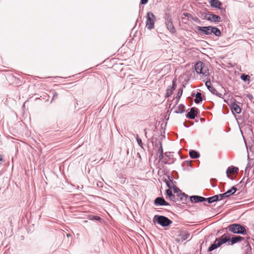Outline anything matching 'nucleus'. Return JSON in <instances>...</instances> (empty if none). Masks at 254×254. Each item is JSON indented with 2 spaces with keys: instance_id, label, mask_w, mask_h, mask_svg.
I'll return each mask as SVG.
<instances>
[{
  "instance_id": "1",
  "label": "nucleus",
  "mask_w": 254,
  "mask_h": 254,
  "mask_svg": "<svg viewBox=\"0 0 254 254\" xmlns=\"http://www.w3.org/2000/svg\"><path fill=\"white\" fill-rule=\"evenodd\" d=\"M230 241V239L227 238L225 235H222L219 238L216 239L214 243L212 244L208 248V251L211 252L217 248L220 247L222 244Z\"/></svg>"
},
{
  "instance_id": "2",
  "label": "nucleus",
  "mask_w": 254,
  "mask_h": 254,
  "mask_svg": "<svg viewBox=\"0 0 254 254\" xmlns=\"http://www.w3.org/2000/svg\"><path fill=\"white\" fill-rule=\"evenodd\" d=\"M194 68L197 73L201 74L205 76L209 75V70L207 66L201 62L199 61L197 62L194 65Z\"/></svg>"
},
{
  "instance_id": "3",
  "label": "nucleus",
  "mask_w": 254,
  "mask_h": 254,
  "mask_svg": "<svg viewBox=\"0 0 254 254\" xmlns=\"http://www.w3.org/2000/svg\"><path fill=\"white\" fill-rule=\"evenodd\" d=\"M230 231L235 234L245 235L247 233L246 229L243 226L238 224L230 225L228 227Z\"/></svg>"
},
{
  "instance_id": "4",
  "label": "nucleus",
  "mask_w": 254,
  "mask_h": 254,
  "mask_svg": "<svg viewBox=\"0 0 254 254\" xmlns=\"http://www.w3.org/2000/svg\"><path fill=\"white\" fill-rule=\"evenodd\" d=\"M153 221L156 222L162 227L168 226L172 223L171 220L162 215H155Z\"/></svg>"
},
{
  "instance_id": "5",
  "label": "nucleus",
  "mask_w": 254,
  "mask_h": 254,
  "mask_svg": "<svg viewBox=\"0 0 254 254\" xmlns=\"http://www.w3.org/2000/svg\"><path fill=\"white\" fill-rule=\"evenodd\" d=\"M146 26L149 29H152L154 27V22L155 20V16L151 12H148L146 14Z\"/></svg>"
},
{
  "instance_id": "6",
  "label": "nucleus",
  "mask_w": 254,
  "mask_h": 254,
  "mask_svg": "<svg viewBox=\"0 0 254 254\" xmlns=\"http://www.w3.org/2000/svg\"><path fill=\"white\" fill-rule=\"evenodd\" d=\"M196 29L201 34L203 35H209L212 34V26H197Z\"/></svg>"
},
{
  "instance_id": "7",
  "label": "nucleus",
  "mask_w": 254,
  "mask_h": 254,
  "mask_svg": "<svg viewBox=\"0 0 254 254\" xmlns=\"http://www.w3.org/2000/svg\"><path fill=\"white\" fill-rule=\"evenodd\" d=\"M204 18L207 20L213 22H219L221 20V17L219 16L211 13H205Z\"/></svg>"
},
{
  "instance_id": "8",
  "label": "nucleus",
  "mask_w": 254,
  "mask_h": 254,
  "mask_svg": "<svg viewBox=\"0 0 254 254\" xmlns=\"http://www.w3.org/2000/svg\"><path fill=\"white\" fill-rule=\"evenodd\" d=\"M205 85L207 86L208 89L214 95H215L219 97H222V94L218 92V91L212 86L210 80H207L205 82Z\"/></svg>"
},
{
  "instance_id": "9",
  "label": "nucleus",
  "mask_w": 254,
  "mask_h": 254,
  "mask_svg": "<svg viewBox=\"0 0 254 254\" xmlns=\"http://www.w3.org/2000/svg\"><path fill=\"white\" fill-rule=\"evenodd\" d=\"M154 203L156 206H167L169 205L163 198L161 197H157L155 199Z\"/></svg>"
},
{
  "instance_id": "10",
  "label": "nucleus",
  "mask_w": 254,
  "mask_h": 254,
  "mask_svg": "<svg viewBox=\"0 0 254 254\" xmlns=\"http://www.w3.org/2000/svg\"><path fill=\"white\" fill-rule=\"evenodd\" d=\"M190 200L191 202L197 203L199 202L206 201V199L202 196L198 195H192L190 197Z\"/></svg>"
},
{
  "instance_id": "11",
  "label": "nucleus",
  "mask_w": 254,
  "mask_h": 254,
  "mask_svg": "<svg viewBox=\"0 0 254 254\" xmlns=\"http://www.w3.org/2000/svg\"><path fill=\"white\" fill-rule=\"evenodd\" d=\"M166 25L168 28V29L171 32L174 33L175 31L174 27L173 26V23L171 21V18L169 17H168L166 19L165 21Z\"/></svg>"
},
{
  "instance_id": "12",
  "label": "nucleus",
  "mask_w": 254,
  "mask_h": 254,
  "mask_svg": "<svg viewBox=\"0 0 254 254\" xmlns=\"http://www.w3.org/2000/svg\"><path fill=\"white\" fill-rule=\"evenodd\" d=\"M197 113V109L195 108H191L190 109V111L186 115V117L190 119H194Z\"/></svg>"
},
{
  "instance_id": "13",
  "label": "nucleus",
  "mask_w": 254,
  "mask_h": 254,
  "mask_svg": "<svg viewBox=\"0 0 254 254\" xmlns=\"http://www.w3.org/2000/svg\"><path fill=\"white\" fill-rule=\"evenodd\" d=\"M232 112H235L237 114H240L241 112V108L235 103H232L230 106Z\"/></svg>"
},
{
  "instance_id": "14",
  "label": "nucleus",
  "mask_w": 254,
  "mask_h": 254,
  "mask_svg": "<svg viewBox=\"0 0 254 254\" xmlns=\"http://www.w3.org/2000/svg\"><path fill=\"white\" fill-rule=\"evenodd\" d=\"M238 171V168L236 167H229L227 171H226V174L227 176L229 178H230L231 179L233 180V178H231L229 176L230 174H233L237 173Z\"/></svg>"
},
{
  "instance_id": "15",
  "label": "nucleus",
  "mask_w": 254,
  "mask_h": 254,
  "mask_svg": "<svg viewBox=\"0 0 254 254\" xmlns=\"http://www.w3.org/2000/svg\"><path fill=\"white\" fill-rule=\"evenodd\" d=\"M167 178V179H165V182L169 188L173 189L175 186L174 183L169 176Z\"/></svg>"
},
{
  "instance_id": "16",
  "label": "nucleus",
  "mask_w": 254,
  "mask_h": 254,
  "mask_svg": "<svg viewBox=\"0 0 254 254\" xmlns=\"http://www.w3.org/2000/svg\"><path fill=\"white\" fill-rule=\"evenodd\" d=\"M209 3L212 7L218 8L219 9L221 8L222 3L218 0H210Z\"/></svg>"
},
{
  "instance_id": "17",
  "label": "nucleus",
  "mask_w": 254,
  "mask_h": 254,
  "mask_svg": "<svg viewBox=\"0 0 254 254\" xmlns=\"http://www.w3.org/2000/svg\"><path fill=\"white\" fill-rule=\"evenodd\" d=\"M175 86H176L175 81L174 80L173 81L172 86L171 87H170V88L168 87L167 89L166 95V97H169L172 95L173 91L175 89Z\"/></svg>"
},
{
  "instance_id": "18",
  "label": "nucleus",
  "mask_w": 254,
  "mask_h": 254,
  "mask_svg": "<svg viewBox=\"0 0 254 254\" xmlns=\"http://www.w3.org/2000/svg\"><path fill=\"white\" fill-rule=\"evenodd\" d=\"M244 240V238L241 236H235L232 237L230 241L231 242V244L233 245L234 244H236L239 242L243 241Z\"/></svg>"
},
{
  "instance_id": "19",
  "label": "nucleus",
  "mask_w": 254,
  "mask_h": 254,
  "mask_svg": "<svg viewBox=\"0 0 254 254\" xmlns=\"http://www.w3.org/2000/svg\"><path fill=\"white\" fill-rule=\"evenodd\" d=\"M237 190V188L234 186L232 187L231 190H229L225 192V196L229 197V196L233 194Z\"/></svg>"
},
{
  "instance_id": "20",
  "label": "nucleus",
  "mask_w": 254,
  "mask_h": 254,
  "mask_svg": "<svg viewBox=\"0 0 254 254\" xmlns=\"http://www.w3.org/2000/svg\"><path fill=\"white\" fill-rule=\"evenodd\" d=\"M205 199H206V201L209 203H211L212 202H216V201L219 200L218 196H217V195H214V196L209 197V198H205Z\"/></svg>"
},
{
  "instance_id": "21",
  "label": "nucleus",
  "mask_w": 254,
  "mask_h": 254,
  "mask_svg": "<svg viewBox=\"0 0 254 254\" xmlns=\"http://www.w3.org/2000/svg\"><path fill=\"white\" fill-rule=\"evenodd\" d=\"M189 154L190 157L192 159H196L199 157V154L195 150L190 151Z\"/></svg>"
},
{
  "instance_id": "22",
  "label": "nucleus",
  "mask_w": 254,
  "mask_h": 254,
  "mask_svg": "<svg viewBox=\"0 0 254 254\" xmlns=\"http://www.w3.org/2000/svg\"><path fill=\"white\" fill-rule=\"evenodd\" d=\"M190 237V234L188 233H184L181 234L179 239V241L183 242L188 239Z\"/></svg>"
},
{
  "instance_id": "23",
  "label": "nucleus",
  "mask_w": 254,
  "mask_h": 254,
  "mask_svg": "<svg viewBox=\"0 0 254 254\" xmlns=\"http://www.w3.org/2000/svg\"><path fill=\"white\" fill-rule=\"evenodd\" d=\"M212 31L213 32H212V34H214L215 36L219 37L221 36V33L220 30L216 27H212Z\"/></svg>"
},
{
  "instance_id": "24",
  "label": "nucleus",
  "mask_w": 254,
  "mask_h": 254,
  "mask_svg": "<svg viewBox=\"0 0 254 254\" xmlns=\"http://www.w3.org/2000/svg\"><path fill=\"white\" fill-rule=\"evenodd\" d=\"M202 100L201 94L200 92H197L195 95V98L194 99V102L196 104L199 103Z\"/></svg>"
},
{
  "instance_id": "25",
  "label": "nucleus",
  "mask_w": 254,
  "mask_h": 254,
  "mask_svg": "<svg viewBox=\"0 0 254 254\" xmlns=\"http://www.w3.org/2000/svg\"><path fill=\"white\" fill-rule=\"evenodd\" d=\"M185 111V106L183 105H180L178 110L176 111L177 113H183Z\"/></svg>"
},
{
  "instance_id": "26",
  "label": "nucleus",
  "mask_w": 254,
  "mask_h": 254,
  "mask_svg": "<svg viewBox=\"0 0 254 254\" xmlns=\"http://www.w3.org/2000/svg\"><path fill=\"white\" fill-rule=\"evenodd\" d=\"M250 76L248 75H246V74H242V75L241 76V78L244 80V81H249L250 80Z\"/></svg>"
},
{
  "instance_id": "27",
  "label": "nucleus",
  "mask_w": 254,
  "mask_h": 254,
  "mask_svg": "<svg viewBox=\"0 0 254 254\" xmlns=\"http://www.w3.org/2000/svg\"><path fill=\"white\" fill-rule=\"evenodd\" d=\"M183 94V88H181L179 89L176 98L177 100H179Z\"/></svg>"
},
{
  "instance_id": "28",
  "label": "nucleus",
  "mask_w": 254,
  "mask_h": 254,
  "mask_svg": "<svg viewBox=\"0 0 254 254\" xmlns=\"http://www.w3.org/2000/svg\"><path fill=\"white\" fill-rule=\"evenodd\" d=\"M250 168H251V165H250V163L249 162V163L247 164V167H246V168H245V176H246V175H248V174H249V170H250Z\"/></svg>"
},
{
  "instance_id": "29",
  "label": "nucleus",
  "mask_w": 254,
  "mask_h": 254,
  "mask_svg": "<svg viewBox=\"0 0 254 254\" xmlns=\"http://www.w3.org/2000/svg\"><path fill=\"white\" fill-rule=\"evenodd\" d=\"M178 196L182 200H186L187 197H188V196L184 193H181L180 194H178Z\"/></svg>"
},
{
  "instance_id": "30",
  "label": "nucleus",
  "mask_w": 254,
  "mask_h": 254,
  "mask_svg": "<svg viewBox=\"0 0 254 254\" xmlns=\"http://www.w3.org/2000/svg\"><path fill=\"white\" fill-rule=\"evenodd\" d=\"M136 141H137V142L138 143V144L141 147H143V143L142 142V140L140 138L138 137V135H136Z\"/></svg>"
},
{
  "instance_id": "31",
  "label": "nucleus",
  "mask_w": 254,
  "mask_h": 254,
  "mask_svg": "<svg viewBox=\"0 0 254 254\" xmlns=\"http://www.w3.org/2000/svg\"><path fill=\"white\" fill-rule=\"evenodd\" d=\"M166 194L169 197H173V194L172 193V190L170 189H168L166 191Z\"/></svg>"
},
{
  "instance_id": "32",
  "label": "nucleus",
  "mask_w": 254,
  "mask_h": 254,
  "mask_svg": "<svg viewBox=\"0 0 254 254\" xmlns=\"http://www.w3.org/2000/svg\"><path fill=\"white\" fill-rule=\"evenodd\" d=\"M90 219L91 220H96L97 221H100L101 219V217L98 216H91Z\"/></svg>"
},
{
  "instance_id": "33",
  "label": "nucleus",
  "mask_w": 254,
  "mask_h": 254,
  "mask_svg": "<svg viewBox=\"0 0 254 254\" xmlns=\"http://www.w3.org/2000/svg\"><path fill=\"white\" fill-rule=\"evenodd\" d=\"M217 196H218L219 200H222L223 198L228 197L227 196H225V193L218 194Z\"/></svg>"
},
{
  "instance_id": "34",
  "label": "nucleus",
  "mask_w": 254,
  "mask_h": 254,
  "mask_svg": "<svg viewBox=\"0 0 254 254\" xmlns=\"http://www.w3.org/2000/svg\"><path fill=\"white\" fill-rule=\"evenodd\" d=\"M159 148H158V153L159 154L160 153H163V148H162V143L161 142H159Z\"/></svg>"
},
{
  "instance_id": "35",
  "label": "nucleus",
  "mask_w": 254,
  "mask_h": 254,
  "mask_svg": "<svg viewBox=\"0 0 254 254\" xmlns=\"http://www.w3.org/2000/svg\"><path fill=\"white\" fill-rule=\"evenodd\" d=\"M173 189L174 193H178L179 191H180V189L179 188H178L177 187H176L175 186Z\"/></svg>"
},
{
  "instance_id": "36",
  "label": "nucleus",
  "mask_w": 254,
  "mask_h": 254,
  "mask_svg": "<svg viewBox=\"0 0 254 254\" xmlns=\"http://www.w3.org/2000/svg\"><path fill=\"white\" fill-rule=\"evenodd\" d=\"M246 96L249 98L250 99V100H252L253 98V96L252 94H247Z\"/></svg>"
},
{
  "instance_id": "37",
  "label": "nucleus",
  "mask_w": 254,
  "mask_h": 254,
  "mask_svg": "<svg viewBox=\"0 0 254 254\" xmlns=\"http://www.w3.org/2000/svg\"><path fill=\"white\" fill-rule=\"evenodd\" d=\"M159 160L160 161L163 158V153H160L159 154L158 156Z\"/></svg>"
},
{
  "instance_id": "38",
  "label": "nucleus",
  "mask_w": 254,
  "mask_h": 254,
  "mask_svg": "<svg viewBox=\"0 0 254 254\" xmlns=\"http://www.w3.org/2000/svg\"><path fill=\"white\" fill-rule=\"evenodd\" d=\"M148 0H141L140 3L141 4H146Z\"/></svg>"
},
{
  "instance_id": "39",
  "label": "nucleus",
  "mask_w": 254,
  "mask_h": 254,
  "mask_svg": "<svg viewBox=\"0 0 254 254\" xmlns=\"http://www.w3.org/2000/svg\"><path fill=\"white\" fill-rule=\"evenodd\" d=\"M183 15H184L186 17H187L188 18L190 17L191 16V15L190 13H184L183 14Z\"/></svg>"
},
{
  "instance_id": "40",
  "label": "nucleus",
  "mask_w": 254,
  "mask_h": 254,
  "mask_svg": "<svg viewBox=\"0 0 254 254\" xmlns=\"http://www.w3.org/2000/svg\"><path fill=\"white\" fill-rule=\"evenodd\" d=\"M192 19L193 20V21H195V22H200V20L198 19V18L197 17H194V18H192Z\"/></svg>"
},
{
  "instance_id": "41",
  "label": "nucleus",
  "mask_w": 254,
  "mask_h": 254,
  "mask_svg": "<svg viewBox=\"0 0 254 254\" xmlns=\"http://www.w3.org/2000/svg\"><path fill=\"white\" fill-rule=\"evenodd\" d=\"M58 96V93L56 92H55L54 94V95H53V99H55V98H57Z\"/></svg>"
},
{
  "instance_id": "42",
  "label": "nucleus",
  "mask_w": 254,
  "mask_h": 254,
  "mask_svg": "<svg viewBox=\"0 0 254 254\" xmlns=\"http://www.w3.org/2000/svg\"><path fill=\"white\" fill-rule=\"evenodd\" d=\"M1 162H3V159L2 157L0 155V164Z\"/></svg>"
},
{
  "instance_id": "43",
  "label": "nucleus",
  "mask_w": 254,
  "mask_h": 254,
  "mask_svg": "<svg viewBox=\"0 0 254 254\" xmlns=\"http://www.w3.org/2000/svg\"><path fill=\"white\" fill-rule=\"evenodd\" d=\"M169 198H170V200H173L174 199H175V196L174 195H173V197H170Z\"/></svg>"
},
{
  "instance_id": "44",
  "label": "nucleus",
  "mask_w": 254,
  "mask_h": 254,
  "mask_svg": "<svg viewBox=\"0 0 254 254\" xmlns=\"http://www.w3.org/2000/svg\"><path fill=\"white\" fill-rule=\"evenodd\" d=\"M144 131H145V136H146V133H146V131H145V129H144Z\"/></svg>"
},
{
  "instance_id": "45",
  "label": "nucleus",
  "mask_w": 254,
  "mask_h": 254,
  "mask_svg": "<svg viewBox=\"0 0 254 254\" xmlns=\"http://www.w3.org/2000/svg\"><path fill=\"white\" fill-rule=\"evenodd\" d=\"M248 159H249V158H249V155H248Z\"/></svg>"
}]
</instances>
